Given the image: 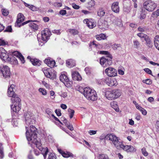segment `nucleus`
I'll list each match as a JSON object with an SVG mask.
<instances>
[{
  "instance_id": "obj_1",
  "label": "nucleus",
  "mask_w": 159,
  "mask_h": 159,
  "mask_svg": "<svg viewBox=\"0 0 159 159\" xmlns=\"http://www.w3.org/2000/svg\"><path fill=\"white\" fill-rule=\"evenodd\" d=\"M30 132L28 130V127L25 126L26 129V136L27 140L29 142H31V143L34 144L36 147L40 150L42 151L43 150V155L44 159L46 157V156L48 152V149L47 147L43 148L41 146V144L40 142L37 140V134L36 133V129L35 127L32 125L30 126Z\"/></svg>"
},
{
  "instance_id": "obj_2",
  "label": "nucleus",
  "mask_w": 159,
  "mask_h": 159,
  "mask_svg": "<svg viewBox=\"0 0 159 159\" xmlns=\"http://www.w3.org/2000/svg\"><path fill=\"white\" fill-rule=\"evenodd\" d=\"M11 100L13 103L11 105V110L17 113L21 109V100L17 95L12 98Z\"/></svg>"
},
{
  "instance_id": "obj_3",
  "label": "nucleus",
  "mask_w": 159,
  "mask_h": 159,
  "mask_svg": "<svg viewBox=\"0 0 159 159\" xmlns=\"http://www.w3.org/2000/svg\"><path fill=\"white\" fill-rule=\"evenodd\" d=\"M105 139L107 140L110 141V142L112 143L116 148L118 147L120 144V138L113 134H107L105 136Z\"/></svg>"
},
{
  "instance_id": "obj_4",
  "label": "nucleus",
  "mask_w": 159,
  "mask_h": 159,
  "mask_svg": "<svg viewBox=\"0 0 159 159\" xmlns=\"http://www.w3.org/2000/svg\"><path fill=\"white\" fill-rule=\"evenodd\" d=\"M144 8L149 12L153 11L157 7V4L152 0H147L143 3Z\"/></svg>"
},
{
  "instance_id": "obj_5",
  "label": "nucleus",
  "mask_w": 159,
  "mask_h": 159,
  "mask_svg": "<svg viewBox=\"0 0 159 159\" xmlns=\"http://www.w3.org/2000/svg\"><path fill=\"white\" fill-rule=\"evenodd\" d=\"M6 52L0 54V57L3 61H5L9 62L13 64H17V60L16 57L11 55H8L6 53Z\"/></svg>"
},
{
  "instance_id": "obj_6",
  "label": "nucleus",
  "mask_w": 159,
  "mask_h": 159,
  "mask_svg": "<svg viewBox=\"0 0 159 159\" xmlns=\"http://www.w3.org/2000/svg\"><path fill=\"white\" fill-rule=\"evenodd\" d=\"M60 80L66 87L69 88L72 86V83L70 81L66 74L61 73L60 76Z\"/></svg>"
},
{
  "instance_id": "obj_7",
  "label": "nucleus",
  "mask_w": 159,
  "mask_h": 159,
  "mask_svg": "<svg viewBox=\"0 0 159 159\" xmlns=\"http://www.w3.org/2000/svg\"><path fill=\"white\" fill-rule=\"evenodd\" d=\"M24 15L21 13H19L18 14L17 16V19L16 21V25H17V26L18 27H20L22 25H24L28 23L32 22H36L37 21L36 20H29L25 22H24L23 23H22L21 24H20L24 20Z\"/></svg>"
},
{
  "instance_id": "obj_8",
  "label": "nucleus",
  "mask_w": 159,
  "mask_h": 159,
  "mask_svg": "<svg viewBox=\"0 0 159 159\" xmlns=\"http://www.w3.org/2000/svg\"><path fill=\"white\" fill-rule=\"evenodd\" d=\"M45 76L49 79H54L56 77V74L54 69L51 68H48L43 70Z\"/></svg>"
},
{
  "instance_id": "obj_9",
  "label": "nucleus",
  "mask_w": 159,
  "mask_h": 159,
  "mask_svg": "<svg viewBox=\"0 0 159 159\" xmlns=\"http://www.w3.org/2000/svg\"><path fill=\"white\" fill-rule=\"evenodd\" d=\"M112 57H103L100 59V63L103 67L108 66L112 63Z\"/></svg>"
},
{
  "instance_id": "obj_10",
  "label": "nucleus",
  "mask_w": 159,
  "mask_h": 159,
  "mask_svg": "<svg viewBox=\"0 0 159 159\" xmlns=\"http://www.w3.org/2000/svg\"><path fill=\"white\" fill-rule=\"evenodd\" d=\"M0 69L4 77L5 78H9L10 77L11 73L10 68L6 65L1 66Z\"/></svg>"
},
{
  "instance_id": "obj_11",
  "label": "nucleus",
  "mask_w": 159,
  "mask_h": 159,
  "mask_svg": "<svg viewBox=\"0 0 159 159\" xmlns=\"http://www.w3.org/2000/svg\"><path fill=\"white\" fill-rule=\"evenodd\" d=\"M117 149L122 148L127 152H134L136 150V149L131 145H125L122 144L120 142V144L118 147L116 148Z\"/></svg>"
},
{
  "instance_id": "obj_12",
  "label": "nucleus",
  "mask_w": 159,
  "mask_h": 159,
  "mask_svg": "<svg viewBox=\"0 0 159 159\" xmlns=\"http://www.w3.org/2000/svg\"><path fill=\"white\" fill-rule=\"evenodd\" d=\"M103 81L108 85L110 87L116 86L117 84V81L115 78L106 77L103 79Z\"/></svg>"
},
{
  "instance_id": "obj_13",
  "label": "nucleus",
  "mask_w": 159,
  "mask_h": 159,
  "mask_svg": "<svg viewBox=\"0 0 159 159\" xmlns=\"http://www.w3.org/2000/svg\"><path fill=\"white\" fill-rule=\"evenodd\" d=\"M51 34V32L48 29H45L44 30L41 31L42 39L43 41H46L48 39Z\"/></svg>"
},
{
  "instance_id": "obj_14",
  "label": "nucleus",
  "mask_w": 159,
  "mask_h": 159,
  "mask_svg": "<svg viewBox=\"0 0 159 159\" xmlns=\"http://www.w3.org/2000/svg\"><path fill=\"white\" fill-rule=\"evenodd\" d=\"M24 116L25 123L27 125L29 126L35 122L34 120L32 119L33 117L30 116L29 112H27L25 113Z\"/></svg>"
},
{
  "instance_id": "obj_15",
  "label": "nucleus",
  "mask_w": 159,
  "mask_h": 159,
  "mask_svg": "<svg viewBox=\"0 0 159 159\" xmlns=\"http://www.w3.org/2000/svg\"><path fill=\"white\" fill-rule=\"evenodd\" d=\"M123 12L126 13H129L131 9V2L129 0H125L124 2Z\"/></svg>"
},
{
  "instance_id": "obj_16",
  "label": "nucleus",
  "mask_w": 159,
  "mask_h": 159,
  "mask_svg": "<svg viewBox=\"0 0 159 159\" xmlns=\"http://www.w3.org/2000/svg\"><path fill=\"white\" fill-rule=\"evenodd\" d=\"M105 73L109 77L116 76L117 74L116 70L114 68L108 67L105 70Z\"/></svg>"
},
{
  "instance_id": "obj_17",
  "label": "nucleus",
  "mask_w": 159,
  "mask_h": 159,
  "mask_svg": "<svg viewBox=\"0 0 159 159\" xmlns=\"http://www.w3.org/2000/svg\"><path fill=\"white\" fill-rule=\"evenodd\" d=\"M58 150L59 152L64 157L68 158L69 157H74V155L70 152H65L59 149H58Z\"/></svg>"
},
{
  "instance_id": "obj_18",
  "label": "nucleus",
  "mask_w": 159,
  "mask_h": 159,
  "mask_svg": "<svg viewBox=\"0 0 159 159\" xmlns=\"http://www.w3.org/2000/svg\"><path fill=\"white\" fill-rule=\"evenodd\" d=\"M111 9L114 12L116 13H118L120 10L119 2H115L112 3L111 6Z\"/></svg>"
},
{
  "instance_id": "obj_19",
  "label": "nucleus",
  "mask_w": 159,
  "mask_h": 159,
  "mask_svg": "<svg viewBox=\"0 0 159 159\" xmlns=\"http://www.w3.org/2000/svg\"><path fill=\"white\" fill-rule=\"evenodd\" d=\"M105 97L109 100H114V96L113 95L112 90H107L105 92Z\"/></svg>"
},
{
  "instance_id": "obj_20",
  "label": "nucleus",
  "mask_w": 159,
  "mask_h": 159,
  "mask_svg": "<svg viewBox=\"0 0 159 159\" xmlns=\"http://www.w3.org/2000/svg\"><path fill=\"white\" fill-rule=\"evenodd\" d=\"M92 90L93 89H90L89 87H85L83 89V94L86 98H89V97H90L89 95L91 93Z\"/></svg>"
},
{
  "instance_id": "obj_21",
  "label": "nucleus",
  "mask_w": 159,
  "mask_h": 159,
  "mask_svg": "<svg viewBox=\"0 0 159 159\" xmlns=\"http://www.w3.org/2000/svg\"><path fill=\"white\" fill-rule=\"evenodd\" d=\"M15 86L14 85H11L8 88L7 91V95L9 97H13L16 95L14 93L13 89Z\"/></svg>"
},
{
  "instance_id": "obj_22",
  "label": "nucleus",
  "mask_w": 159,
  "mask_h": 159,
  "mask_svg": "<svg viewBox=\"0 0 159 159\" xmlns=\"http://www.w3.org/2000/svg\"><path fill=\"white\" fill-rule=\"evenodd\" d=\"M90 97H89V98H87L89 100H91L92 101H94L97 99V95L96 91L93 89L92 90V92L89 95Z\"/></svg>"
},
{
  "instance_id": "obj_23",
  "label": "nucleus",
  "mask_w": 159,
  "mask_h": 159,
  "mask_svg": "<svg viewBox=\"0 0 159 159\" xmlns=\"http://www.w3.org/2000/svg\"><path fill=\"white\" fill-rule=\"evenodd\" d=\"M112 90L115 99L118 98L121 95V93L120 90L117 89H115Z\"/></svg>"
},
{
  "instance_id": "obj_24",
  "label": "nucleus",
  "mask_w": 159,
  "mask_h": 159,
  "mask_svg": "<svg viewBox=\"0 0 159 159\" xmlns=\"http://www.w3.org/2000/svg\"><path fill=\"white\" fill-rule=\"evenodd\" d=\"M153 41L155 47L159 51V35H157L155 37Z\"/></svg>"
},
{
  "instance_id": "obj_25",
  "label": "nucleus",
  "mask_w": 159,
  "mask_h": 159,
  "mask_svg": "<svg viewBox=\"0 0 159 159\" xmlns=\"http://www.w3.org/2000/svg\"><path fill=\"white\" fill-rule=\"evenodd\" d=\"M159 16V9H157L156 11L153 12L151 15L150 17L151 20H155Z\"/></svg>"
},
{
  "instance_id": "obj_26",
  "label": "nucleus",
  "mask_w": 159,
  "mask_h": 159,
  "mask_svg": "<svg viewBox=\"0 0 159 159\" xmlns=\"http://www.w3.org/2000/svg\"><path fill=\"white\" fill-rule=\"evenodd\" d=\"M144 41L146 42V45L149 48H152L153 46L152 43L149 38L148 36L144 40Z\"/></svg>"
},
{
  "instance_id": "obj_27",
  "label": "nucleus",
  "mask_w": 159,
  "mask_h": 159,
  "mask_svg": "<svg viewBox=\"0 0 159 159\" xmlns=\"http://www.w3.org/2000/svg\"><path fill=\"white\" fill-rule=\"evenodd\" d=\"M66 64L69 67H72L75 65V61L72 59H69L67 60Z\"/></svg>"
},
{
  "instance_id": "obj_28",
  "label": "nucleus",
  "mask_w": 159,
  "mask_h": 159,
  "mask_svg": "<svg viewBox=\"0 0 159 159\" xmlns=\"http://www.w3.org/2000/svg\"><path fill=\"white\" fill-rule=\"evenodd\" d=\"M24 4L26 7H29L30 9L33 11H37L39 10V8L33 5L28 4L25 2L24 3Z\"/></svg>"
},
{
  "instance_id": "obj_29",
  "label": "nucleus",
  "mask_w": 159,
  "mask_h": 159,
  "mask_svg": "<svg viewBox=\"0 0 159 159\" xmlns=\"http://www.w3.org/2000/svg\"><path fill=\"white\" fill-rule=\"evenodd\" d=\"M30 61L34 66H39L41 65L40 61L37 59H30Z\"/></svg>"
},
{
  "instance_id": "obj_30",
  "label": "nucleus",
  "mask_w": 159,
  "mask_h": 159,
  "mask_svg": "<svg viewBox=\"0 0 159 159\" xmlns=\"http://www.w3.org/2000/svg\"><path fill=\"white\" fill-rule=\"evenodd\" d=\"M110 104L112 108H114L116 111H119V109L116 102L113 101Z\"/></svg>"
},
{
  "instance_id": "obj_31",
  "label": "nucleus",
  "mask_w": 159,
  "mask_h": 159,
  "mask_svg": "<svg viewBox=\"0 0 159 159\" xmlns=\"http://www.w3.org/2000/svg\"><path fill=\"white\" fill-rule=\"evenodd\" d=\"M137 35L141 38V40L142 42H144V40L148 36L146 34L142 33H138Z\"/></svg>"
},
{
  "instance_id": "obj_32",
  "label": "nucleus",
  "mask_w": 159,
  "mask_h": 159,
  "mask_svg": "<svg viewBox=\"0 0 159 159\" xmlns=\"http://www.w3.org/2000/svg\"><path fill=\"white\" fill-rule=\"evenodd\" d=\"M68 31L70 33L74 35H77L79 33V31L78 30L75 29H69L68 30Z\"/></svg>"
},
{
  "instance_id": "obj_33",
  "label": "nucleus",
  "mask_w": 159,
  "mask_h": 159,
  "mask_svg": "<svg viewBox=\"0 0 159 159\" xmlns=\"http://www.w3.org/2000/svg\"><path fill=\"white\" fill-rule=\"evenodd\" d=\"M105 14V12L102 8L99 9L98 12L97 14L100 17L103 16Z\"/></svg>"
},
{
  "instance_id": "obj_34",
  "label": "nucleus",
  "mask_w": 159,
  "mask_h": 159,
  "mask_svg": "<svg viewBox=\"0 0 159 159\" xmlns=\"http://www.w3.org/2000/svg\"><path fill=\"white\" fill-rule=\"evenodd\" d=\"M100 53L106 55V56H105V57H112V55L109 53V52L107 51H100Z\"/></svg>"
},
{
  "instance_id": "obj_35",
  "label": "nucleus",
  "mask_w": 159,
  "mask_h": 159,
  "mask_svg": "<svg viewBox=\"0 0 159 159\" xmlns=\"http://www.w3.org/2000/svg\"><path fill=\"white\" fill-rule=\"evenodd\" d=\"M95 4V2L93 0H90L88 3L87 8L90 9V8L94 6Z\"/></svg>"
},
{
  "instance_id": "obj_36",
  "label": "nucleus",
  "mask_w": 159,
  "mask_h": 159,
  "mask_svg": "<svg viewBox=\"0 0 159 159\" xmlns=\"http://www.w3.org/2000/svg\"><path fill=\"white\" fill-rule=\"evenodd\" d=\"M4 157L3 148L1 143H0V158L2 159Z\"/></svg>"
},
{
  "instance_id": "obj_37",
  "label": "nucleus",
  "mask_w": 159,
  "mask_h": 159,
  "mask_svg": "<svg viewBox=\"0 0 159 159\" xmlns=\"http://www.w3.org/2000/svg\"><path fill=\"white\" fill-rule=\"evenodd\" d=\"M98 159H109L108 156L105 154H99L98 157Z\"/></svg>"
},
{
  "instance_id": "obj_38",
  "label": "nucleus",
  "mask_w": 159,
  "mask_h": 159,
  "mask_svg": "<svg viewBox=\"0 0 159 159\" xmlns=\"http://www.w3.org/2000/svg\"><path fill=\"white\" fill-rule=\"evenodd\" d=\"M85 20L87 22V25L90 28H93L94 27V25L92 22L89 21L88 19H85Z\"/></svg>"
},
{
  "instance_id": "obj_39",
  "label": "nucleus",
  "mask_w": 159,
  "mask_h": 159,
  "mask_svg": "<svg viewBox=\"0 0 159 159\" xmlns=\"http://www.w3.org/2000/svg\"><path fill=\"white\" fill-rule=\"evenodd\" d=\"M29 26L32 29L35 30H37L38 28V25L33 22L30 23L29 24Z\"/></svg>"
},
{
  "instance_id": "obj_40",
  "label": "nucleus",
  "mask_w": 159,
  "mask_h": 159,
  "mask_svg": "<svg viewBox=\"0 0 159 159\" xmlns=\"http://www.w3.org/2000/svg\"><path fill=\"white\" fill-rule=\"evenodd\" d=\"M68 111L69 113L70 117V119H71L74 116L75 111L70 108L68 109Z\"/></svg>"
},
{
  "instance_id": "obj_41",
  "label": "nucleus",
  "mask_w": 159,
  "mask_h": 159,
  "mask_svg": "<svg viewBox=\"0 0 159 159\" xmlns=\"http://www.w3.org/2000/svg\"><path fill=\"white\" fill-rule=\"evenodd\" d=\"M2 15L5 16H7L9 14L8 10L6 8L2 9Z\"/></svg>"
},
{
  "instance_id": "obj_42",
  "label": "nucleus",
  "mask_w": 159,
  "mask_h": 159,
  "mask_svg": "<svg viewBox=\"0 0 159 159\" xmlns=\"http://www.w3.org/2000/svg\"><path fill=\"white\" fill-rule=\"evenodd\" d=\"M79 74V73L77 72H74L72 73V79L75 80H76V77Z\"/></svg>"
},
{
  "instance_id": "obj_43",
  "label": "nucleus",
  "mask_w": 159,
  "mask_h": 159,
  "mask_svg": "<svg viewBox=\"0 0 159 159\" xmlns=\"http://www.w3.org/2000/svg\"><path fill=\"white\" fill-rule=\"evenodd\" d=\"M8 43L2 39H0V46L7 45Z\"/></svg>"
},
{
  "instance_id": "obj_44",
  "label": "nucleus",
  "mask_w": 159,
  "mask_h": 159,
  "mask_svg": "<svg viewBox=\"0 0 159 159\" xmlns=\"http://www.w3.org/2000/svg\"><path fill=\"white\" fill-rule=\"evenodd\" d=\"M48 159H56V156L54 153H50L49 154Z\"/></svg>"
},
{
  "instance_id": "obj_45",
  "label": "nucleus",
  "mask_w": 159,
  "mask_h": 159,
  "mask_svg": "<svg viewBox=\"0 0 159 159\" xmlns=\"http://www.w3.org/2000/svg\"><path fill=\"white\" fill-rule=\"evenodd\" d=\"M46 112L49 116H52V115H53L52 114V111L49 108H47L46 109Z\"/></svg>"
},
{
  "instance_id": "obj_46",
  "label": "nucleus",
  "mask_w": 159,
  "mask_h": 159,
  "mask_svg": "<svg viewBox=\"0 0 159 159\" xmlns=\"http://www.w3.org/2000/svg\"><path fill=\"white\" fill-rule=\"evenodd\" d=\"M134 45V47L137 48H139V43L138 41L137 40H134L133 41Z\"/></svg>"
},
{
  "instance_id": "obj_47",
  "label": "nucleus",
  "mask_w": 159,
  "mask_h": 159,
  "mask_svg": "<svg viewBox=\"0 0 159 159\" xmlns=\"http://www.w3.org/2000/svg\"><path fill=\"white\" fill-rule=\"evenodd\" d=\"M39 90L43 95H46L47 94L46 91L45 89L40 88L39 89Z\"/></svg>"
},
{
  "instance_id": "obj_48",
  "label": "nucleus",
  "mask_w": 159,
  "mask_h": 159,
  "mask_svg": "<svg viewBox=\"0 0 159 159\" xmlns=\"http://www.w3.org/2000/svg\"><path fill=\"white\" fill-rule=\"evenodd\" d=\"M55 64V62L54 61H50L48 65L50 68H52L54 66Z\"/></svg>"
},
{
  "instance_id": "obj_49",
  "label": "nucleus",
  "mask_w": 159,
  "mask_h": 159,
  "mask_svg": "<svg viewBox=\"0 0 159 159\" xmlns=\"http://www.w3.org/2000/svg\"><path fill=\"white\" fill-rule=\"evenodd\" d=\"M142 154L145 156H147L148 155V153L146 151L145 148H143L141 149Z\"/></svg>"
},
{
  "instance_id": "obj_50",
  "label": "nucleus",
  "mask_w": 159,
  "mask_h": 159,
  "mask_svg": "<svg viewBox=\"0 0 159 159\" xmlns=\"http://www.w3.org/2000/svg\"><path fill=\"white\" fill-rule=\"evenodd\" d=\"M18 58L20 60L22 63H25V61L24 58L21 54Z\"/></svg>"
},
{
  "instance_id": "obj_51",
  "label": "nucleus",
  "mask_w": 159,
  "mask_h": 159,
  "mask_svg": "<svg viewBox=\"0 0 159 159\" xmlns=\"http://www.w3.org/2000/svg\"><path fill=\"white\" fill-rule=\"evenodd\" d=\"M143 82L146 84H152V81L149 79H147L145 80H143Z\"/></svg>"
},
{
  "instance_id": "obj_52",
  "label": "nucleus",
  "mask_w": 159,
  "mask_h": 159,
  "mask_svg": "<svg viewBox=\"0 0 159 159\" xmlns=\"http://www.w3.org/2000/svg\"><path fill=\"white\" fill-rule=\"evenodd\" d=\"M12 54L13 55L16 56V57H18L19 56H20L21 54L18 51H15L12 53Z\"/></svg>"
},
{
  "instance_id": "obj_53",
  "label": "nucleus",
  "mask_w": 159,
  "mask_h": 159,
  "mask_svg": "<svg viewBox=\"0 0 159 159\" xmlns=\"http://www.w3.org/2000/svg\"><path fill=\"white\" fill-rule=\"evenodd\" d=\"M111 21L113 23H116V20L117 19V17L113 16H111Z\"/></svg>"
},
{
  "instance_id": "obj_54",
  "label": "nucleus",
  "mask_w": 159,
  "mask_h": 159,
  "mask_svg": "<svg viewBox=\"0 0 159 159\" xmlns=\"http://www.w3.org/2000/svg\"><path fill=\"white\" fill-rule=\"evenodd\" d=\"M79 37L81 40L84 42H85L86 41V40L85 39V38L86 37V35L83 34L81 36L79 35Z\"/></svg>"
},
{
  "instance_id": "obj_55",
  "label": "nucleus",
  "mask_w": 159,
  "mask_h": 159,
  "mask_svg": "<svg viewBox=\"0 0 159 159\" xmlns=\"http://www.w3.org/2000/svg\"><path fill=\"white\" fill-rule=\"evenodd\" d=\"M144 70L148 74L152 75V71L149 68H146L144 69Z\"/></svg>"
},
{
  "instance_id": "obj_56",
  "label": "nucleus",
  "mask_w": 159,
  "mask_h": 159,
  "mask_svg": "<svg viewBox=\"0 0 159 159\" xmlns=\"http://www.w3.org/2000/svg\"><path fill=\"white\" fill-rule=\"evenodd\" d=\"M120 44H114L112 46V48L114 50H116L117 49V48L119 47H120Z\"/></svg>"
},
{
  "instance_id": "obj_57",
  "label": "nucleus",
  "mask_w": 159,
  "mask_h": 159,
  "mask_svg": "<svg viewBox=\"0 0 159 159\" xmlns=\"http://www.w3.org/2000/svg\"><path fill=\"white\" fill-rule=\"evenodd\" d=\"M55 112L58 116H61V110L59 109H56L55 110Z\"/></svg>"
},
{
  "instance_id": "obj_58",
  "label": "nucleus",
  "mask_w": 159,
  "mask_h": 159,
  "mask_svg": "<svg viewBox=\"0 0 159 159\" xmlns=\"http://www.w3.org/2000/svg\"><path fill=\"white\" fill-rule=\"evenodd\" d=\"M142 113V114L144 115H145L147 114V112L143 108H142V109H141L139 110Z\"/></svg>"
},
{
  "instance_id": "obj_59",
  "label": "nucleus",
  "mask_w": 159,
  "mask_h": 159,
  "mask_svg": "<svg viewBox=\"0 0 159 159\" xmlns=\"http://www.w3.org/2000/svg\"><path fill=\"white\" fill-rule=\"evenodd\" d=\"M72 6L73 8L75 9H78L80 8V6L79 5H76L75 3H72Z\"/></svg>"
},
{
  "instance_id": "obj_60",
  "label": "nucleus",
  "mask_w": 159,
  "mask_h": 159,
  "mask_svg": "<svg viewBox=\"0 0 159 159\" xmlns=\"http://www.w3.org/2000/svg\"><path fill=\"white\" fill-rule=\"evenodd\" d=\"M97 131L93 130H90L89 131L88 133L90 135L95 134L96 133Z\"/></svg>"
},
{
  "instance_id": "obj_61",
  "label": "nucleus",
  "mask_w": 159,
  "mask_h": 159,
  "mask_svg": "<svg viewBox=\"0 0 159 159\" xmlns=\"http://www.w3.org/2000/svg\"><path fill=\"white\" fill-rule=\"evenodd\" d=\"M11 31L12 28L11 26H8L5 30V31L8 32H11Z\"/></svg>"
},
{
  "instance_id": "obj_62",
  "label": "nucleus",
  "mask_w": 159,
  "mask_h": 159,
  "mask_svg": "<svg viewBox=\"0 0 159 159\" xmlns=\"http://www.w3.org/2000/svg\"><path fill=\"white\" fill-rule=\"evenodd\" d=\"M66 11L65 10H62L60 11L59 13L63 16L66 14Z\"/></svg>"
},
{
  "instance_id": "obj_63",
  "label": "nucleus",
  "mask_w": 159,
  "mask_h": 159,
  "mask_svg": "<svg viewBox=\"0 0 159 159\" xmlns=\"http://www.w3.org/2000/svg\"><path fill=\"white\" fill-rule=\"evenodd\" d=\"M84 70L87 74L89 75L90 73V70L89 67H86L85 68Z\"/></svg>"
},
{
  "instance_id": "obj_64",
  "label": "nucleus",
  "mask_w": 159,
  "mask_h": 159,
  "mask_svg": "<svg viewBox=\"0 0 159 159\" xmlns=\"http://www.w3.org/2000/svg\"><path fill=\"white\" fill-rule=\"evenodd\" d=\"M156 128L157 131L159 132V121H157L156 122Z\"/></svg>"
}]
</instances>
